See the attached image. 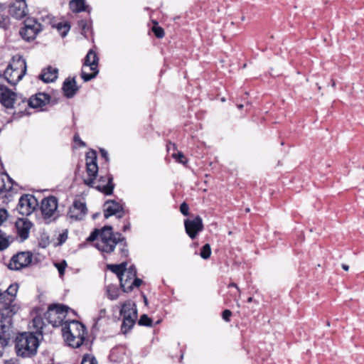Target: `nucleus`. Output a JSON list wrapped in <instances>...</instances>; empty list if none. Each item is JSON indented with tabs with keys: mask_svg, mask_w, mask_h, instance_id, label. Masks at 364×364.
Wrapping results in <instances>:
<instances>
[{
	"mask_svg": "<svg viewBox=\"0 0 364 364\" xmlns=\"http://www.w3.org/2000/svg\"><path fill=\"white\" fill-rule=\"evenodd\" d=\"M342 268H343L344 270L348 271V269H349V266H348V265H347V264H342Z\"/></svg>",
	"mask_w": 364,
	"mask_h": 364,
	"instance_id": "obj_54",
	"label": "nucleus"
},
{
	"mask_svg": "<svg viewBox=\"0 0 364 364\" xmlns=\"http://www.w3.org/2000/svg\"><path fill=\"white\" fill-rule=\"evenodd\" d=\"M97 152L94 149H90L86 153V172L87 178L83 179V183L88 186H93L94 180L96 179L98 173V166L97 164Z\"/></svg>",
	"mask_w": 364,
	"mask_h": 364,
	"instance_id": "obj_8",
	"label": "nucleus"
},
{
	"mask_svg": "<svg viewBox=\"0 0 364 364\" xmlns=\"http://www.w3.org/2000/svg\"><path fill=\"white\" fill-rule=\"evenodd\" d=\"M55 265L58 270L60 276H63L65 273V270L67 267L66 261L63 260L61 262L56 263Z\"/></svg>",
	"mask_w": 364,
	"mask_h": 364,
	"instance_id": "obj_42",
	"label": "nucleus"
},
{
	"mask_svg": "<svg viewBox=\"0 0 364 364\" xmlns=\"http://www.w3.org/2000/svg\"><path fill=\"white\" fill-rule=\"evenodd\" d=\"M210 255H211V247H210V245L207 243L201 247L200 252V256L203 259H208L210 258Z\"/></svg>",
	"mask_w": 364,
	"mask_h": 364,
	"instance_id": "obj_36",
	"label": "nucleus"
},
{
	"mask_svg": "<svg viewBox=\"0 0 364 364\" xmlns=\"http://www.w3.org/2000/svg\"><path fill=\"white\" fill-rule=\"evenodd\" d=\"M33 323L35 328H36L37 331L42 330L44 326L43 319L40 316H36L33 319Z\"/></svg>",
	"mask_w": 364,
	"mask_h": 364,
	"instance_id": "obj_38",
	"label": "nucleus"
},
{
	"mask_svg": "<svg viewBox=\"0 0 364 364\" xmlns=\"http://www.w3.org/2000/svg\"><path fill=\"white\" fill-rule=\"evenodd\" d=\"M120 315L122 316L121 331L123 334H126L133 328L137 318L135 304L130 301H125L120 309Z\"/></svg>",
	"mask_w": 364,
	"mask_h": 364,
	"instance_id": "obj_6",
	"label": "nucleus"
},
{
	"mask_svg": "<svg viewBox=\"0 0 364 364\" xmlns=\"http://www.w3.org/2000/svg\"><path fill=\"white\" fill-rule=\"evenodd\" d=\"M126 272L125 276L127 277L129 280H132L134 277H136V268L134 264L127 269Z\"/></svg>",
	"mask_w": 364,
	"mask_h": 364,
	"instance_id": "obj_40",
	"label": "nucleus"
},
{
	"mask_svg": "<svg viewBox=\"0 0 364 364\" xmlns=\"http://www.w3.org/2000/svg\"><path fill=\"white\" fill-rule=\"evenodd\" d=\"M8 212L6 209H0V225L7 219Z\"/></svg>",
	"mask_w": 364,
	"mask_h": 364,
	"instance_id": "obj_46",
	"label": "nucleus"
},
{
	"mask_svg": "<svg viewBox=\"0 0 364 364\" xmlns=\"http://www.w3.org/2000/svg\"><path fill=\"white\" fill-rule=\"evenodd\" d=\"M58 200L55 196H49L44 198L41 203L40 210L45 220H50L58 209Z\"/></svg>",
	"mask_w": 364,
	"mask_h": 364,
	"instance_id": "obj_13",
	"label": "nucleus"
},
{
	"mask_svg": "<svg viewBox=\"0 0 364 364\" xmlns=\"http://www.w3.org/2000/svg\"><path fill=\"white\" fill-rule=\"evenodd\" d=\"M127 262H123L119 264H109L107 265V268L110 270L112 272L114 273L118 279L122 276H125V272L127 271Z\"/></svg>",
	"mask_w": 364,
	"mask_h": 364,
	"instance_id": "obj_27",
	"label": "nucleus"
},
{
	"mask_svg": "<svg viewBox=\"0 0 364 364\" xmlns=\"http://www.w3.org/2000/svg\"><path fill=\"white\" fill-rule=\"evenodd\" d=\"M232 311L229 309H225L222 313L223 319L226 322H229L230 321Z\"/></svg>",
	"mask_w": 364,
	"mask_h": 364,
	"instance_id": "obj_45",
	"label": "nucleus"
},
{
	"mask_svg": "<svg viewBox=\"0 0 364 364\" xmlns=\"http://www.w3.org/2000/svg\"><path fill=\"white\" fill-rule=\"evenodd\" d=\"M152 323H153L152 319L151 318H149L146 314L141 315L138 321V324L139 326H148V327L152 326Z\"/></svg>",
	"mask_w": 364,
	"mask_h": 364,
	"instance_id": "obj_37",
	"label": "nucleus"
},
{
	"mask_svg": "<svg viewBox=\"0 0 364 364\" xmlns=\"http://www.w3.org/2000/svg\"><path fill=\"white\" fill-rule=\"evenodd\" d=\"M98 62L99 58L97 53L92 49H90L84 58L83 66H89L90 70L93 73H87L82 70L80 75L85 82H88L97 76L99 73V70L97 69Z\"/></svg>",
	"mask_w": 364,
	"mask_h": 364,
	"instance_id": "obj_10",
	"label": "nucleus"
},
{
	"mask_svg": "<svg viewBox=\"0 0 364 364\" xmlns=\"http://www.w3.org/2000/svg\"><path fill=\"white\" fill-rule=\"evenodd\" d=\"M119 285L121 289L125 292L129 293L133 290L132 286H131L132 280H129V278L126 276H122L119 278Z\"/></svg>",
	"mask_w": 364,
	"mask_h": 364,
	"instance_id": "obj_31",
	"label": "nucleus"
},
{
	"mask_svg": "<svg viewBox=\"0 0 364 364\" xmlns=\"http://www.w3.org/2000/svg\"><path fill=\"white\" fill-rule=\"evenodd\" d=\"M50 100V96L49 95L44 92H38L29 98L28 105L29 107L38 108L49 103Z\"/></svg>",
	"mask_w": 364,
	"mask_h": 364,
	"instance_id": "obj_22",
	"label": "nucleus"
},
{
	"mask_svg": "<svg viewBox=\"0 0 364 364\" xmlns=\"http://www.w3.org/2000/svg\"><path fill=\"white\" fill-rule=\"evenodd\" d=\"M69 309L70 308L65 304H51L48 306L44 316L48 323L53 326H58L61 324L63 317L65 316V314Z\"/></svg>",
	"mask_w": 364,
	"mask_h": 364,
	"instance_id": "obj_9",
	"label": "nucleus"
},
{
	"mask_svg": "<svg viewBox=\"0 0 364 364\" xmlns=\"http://www.w3.org/2000/svg\"><path fill=\"white\" fill-rule=\"evenodd\" d=\"M74 141L79 143L80 146H86L85 143L80 139L79 135L77 134H75L74 136Z\"/></svg>",
	"mask_w": 364,
	"mask_h": 364,
	"instance_id": "obj_49",
	"label": "nucleus"
},
{
	"mask_svg": "<svg viewBox=\"0 0 364 364\" xmlns=\"http://www.w3.org/2000/svg\"><path fill=\"white\" fill-rule=\"evenodd\" d=\"M153 23H154V26L152 27V31L154 34V36L157 38H162L164 37L165 33L163 28L158 26V22L156 21H154Z\"/></svg>",
	"mask_w": 364,
	"mask_h": 364,
	"instance_id": "obj_34",
	"label": "nucleus"
},
{
	"mask_svg": "<svg viewBox=\"0 0 364 364\" xmlns=\"http://www.w3.org/2000/svg\"><path fill=\"white\" fill-rule=\"evenodd\" d=\"M70 6L74 12L80 13L86 11L85 0H72Z\"/></svg>",
	"mask_w": 364,
	"mask_h": 364,
	"instance_id": "obj_30",
	"label": "nucleus"
},
{
	"mask_svg": "<svg viewBox=\"0 0 364 364\" xmlns=\"http://www.w3.org/2000/svg\"><path fill=\"white\" fill-rule=\"evenodd\" d=\"M253 301H254V299H253V297H252V296L249 297V298L247 299V301L248 303L252 302Z\"/></svg>",
	"mask_w": 364,
	"mask_h": 364,
	"instance_id": "obj_56",
	"label": "nucleus"
},
{
	"mask_svg": "<svg viewBox=\"0 0 364 364\" xmlns=\"http://www.w3.org/2000/svg\"><path fill=\"white\" fill-rule=\"evenodd\" d=\"M58 75V69L49 65L42 70L39 75V79L46 83L53 82L56 80Z\"/></svg>",
	"mask_w": 364,
	"mask_h": 364,
	"instance_id": "obj_26",
	"label": "nucleus"
},
{
	"mask_svg": "<svg viewBox=\"0 0 364 364\" xmlns=\"http://www.w3.org/2000/svg\"><path fill=\"white\" fill-rule=\"evenodd\" d=\"M100 154L102 158H103L105 161V163L108 164L109 159L107 151L104 149H100Z\"/></svg>",
	"mask_w": 364,
	"mask_h": 364,
	"instance_id": "obj_48",
	"label": "nucleus"
},
{
	"mask_svg": "<svg viewBox=\"0 0 364 364\" xmlns=\"http://www.w3.org/2000/svg\"><path fill=\"white\" fill-rule=\"evenodd\" d=\"M130 228H131V225H130V223H127V224H125V225L123 226V228H122V230H123L124 232H126V231H127V230H130Z\"/></svg>",
	"mask_w": 364,
	"mask_h": 364,
	"instance_id": "obj_53",
	"label": "nucleus"
},
{
	"mask_svg": "<svg viewBox=\"0 0 364 364\" xmlns=\"http://www.w3.org/2000/svg\"><path fill=\"white\" fill-rule=\"evenodd\" d=\"M18 95L12 92L4 85L0 84V102L7 109L14 108V103H17Z\"/></svg>",
	"mask_w": 364,
	"mask_h": 364,
	"instance_id": "obj_17",
	"label": "nucleus"
},
{
	"mask_svg": "<svg viewBox=\"0 0 364 364\" xmlns=\"http://www.w3.org/2000/svg\"><path fill=\"white\" fill-rule=\"evenodd\" d=\"M44 29L39 20L33 18H27L23 22V27L19 31V34L27 42L36 39L37 35Z\"/></svg>",
	"mask_w": 364,
	"mask_h": 364,
	"instance_id": "obj_7",
	"label": "nucleus"
},
{
	"mask_svg": "<svg viewBox=\"0 0 364 364\" xmlns=\"http://www.w3.org/2000/svg\"><path fill=\"white\" fill-rule=\"evenodd\" d=\"M113 228L111 225H105L101 229L95 228L87 238V242H93L100 237L95 247L101 252L110 254L113 252L114 241L112 240Z\"/></svg>",
	"mask_w": 364,
	"mask_h": 364,
	"instance_id": "obj_3",
	"label": "nucleus"
},
{
	"mask_svg": "<svg viewBox=\"0 0 364 364\" xmlns=\"http://www.w3.org/2000/svg\"><path fill=\"white\" fill-rule=\"evenodd\" d=\"M18 289V284L14 283L0 292V358L11 338L13 316L21 309L16 299Z\"/></svg>",
	"mask_w": 364,
	"mask_h": 364,
	"instance_id": "obj_1",
	"label": "nucleus"
},
{
	"mask_svg": "<svg viewBox=\"0 0 364 364\" xmlns=\"http://www.w3.org/2000/svg\"><path fill=\"white\" fill-rule=\"evenodd\" d=\"M180 211L185 216H188L189 215V206L186 202H183L181 204Z\"/></svg>",
	"mask_w": 364,
	"mask_h": 364,
	"instance_id": "obj_43",
	"label": "nucleus"
},
{
	"mask_svg": "<svg viewBox=\"0 0 364 364\" xmlns=\"http://www.w3.org/2000/svg\"><path fill=\"white\" fill-rule=\"evenodd\" d=\"M100 215V213H95L92 215V218L95 220L96 219L99 215Z\"/></svg>",
	"mask_w": 364,
	"mask_h": 364,
	"instance_id": "obj_55",
	"label": "nucleus"
},
{
	"mask_svg": "<svg viewBox=\"0 0 364 364\" xmlns=\"http://www.w3.org/2000/svg\"><path fill=\"white\" fill-rule=\"evenodd\" d=\"M112 240L114 241V244L113 245V251L114 250L116 245L117 244L119 245V252L122 257H128L129 256V250L127 248V242L126 238L122 236V235L119 232H114L112 237Z\"/></svg>",
	"mask_w": 364,
	"mask_h": 364,
	"instance_id": "obj_24",
	"label": "nucleus"
},
{
	"mask_svg": "<svg viewBox=\"0 0 364 364\" xmlns=\"http://www.w3.org/2000/svg\"><path fill=\"white\" fill-rule=\"evenodd\" d=\"M26 2L15 0L9 8V13L16 19H21L27 14Z\"/></svg>",
	"mask_w": 364,
	"mask_h": 364,
	"instance_id": "obj_20",
	"label": "nucleus"
},
{
	"mask_svg": "<svg viewBox=\"0 0 364 364\" xmlns=\"http://www.w3.org/2000/svg\"><path fill=\"white\" fill-rule=\"evenodd\" d=\"M10 26V18L5 14V9L0 5V28L5 30Z\"/></svg>",
	"mask_w": 364,
	"mask_h": 364,
	"instance_id": "obj_32",
	"label": "nucleus"
},
{
	"mask_svg": "<svg viewBox=\"0 0 364 364\" xmlns=\"http://www.w3.org/2000/svg\"><path fill=\"white\" fill-rule=\"evenodd\" d=\"M10 245L6 233L0 230V251L6 250Z\"/></svg>",
	"mask_w": 364,
	"mask_h": 364,
	"instance_id": "obj_33",
	"label": "nucleus"
},
{
	"mask_svg": "<svg viewBox=\"0 0 364 364\" xmlns=\"http://www.w3.org/2000/svg\"><path fill=\"white\" fill-rule=\"evenodd\" d=\"M28 107V100L26 97H23L21 95H18V100L17 103H14V107L18 109V113L21 115L27 114L26 109Z\"/></svg>",
	"mask_w": 364,
	"mask_h": 364,
	"instance_id": "obj_28",
	"label": "nucleus"
},
{
	"mask_svg": "<svg viewBox=\"0 0 364 364\" xmlns=\"http://www.w3.org/2000/svg\"><path fill=\"white\" fill-rule=\"evenodd\" d=\"M72 323L75 326L77 333L74 335L70 331V325L65 323L62 328L63 336L69 346L76 348L85 341L87 330L85 326L78 321L73 320Z\"/></svg>",
	"mask_w": 364,
	"mask_h": 364,
	"instance_id": "obj_4",
	"label": "nucleus"
},
{
	"mask_svg": "<svg viewBox=\"0 0 364 364\" xmlns=\"http://www.w3.org/2000/svg\"><path fill=\"white\" fill-rule=\"evenodd\" d=\"M40 20H41V21L43 23V25L44 26L46 25H51L52 27H56V28L58 31H62L63 29V31L61 33V36L63 37H65L67 35V33H68V31H70V26L68 23H58L55 26L54 23H53V17L49 14H46V16H41V17L40 18Z\"/></svg>",
	"mask_w": 364,
	"mask_h": 364,
	"instance_id": "obj_25",
	"label": "nucleus"
},
{
	"mask_svg": "<svg viewBox=\"0 0 364 364\" xmlns=\"http://www.w3.org/2000/svg\"><path fill=\"white\" fill-rule=\"evenodd\" d=\"M13 185L14 181L8 174L0 176V199L11 197Z\"/></svg>",
	"mask_w": 364,
	"mask_h": 364,
	"instance_id": "obj_21",
	"label": "nucleus"
},
{
	"mask_svg": "<svg viewBox=\"0 0 364 364\" xmlns=\"http://www.w3.org/2000/svg\"><path fill=\"white\" fill-rule=\"evenodd\" d=\"M62 90L65 97L68 99L73 97L79 90L75 77H67L63 83Z\"/></svg>",
	"mask_w": 364,
	"mask_h": 364,
	"instance_id": "obj_23",
	"label": "nucleus"
},
{
	"mask_svg": "<svg viewBox=\"0 0 364 364\" xmlns=\"http://www.w3.org/2000/svg\"><path fill=\"white\" fill-rule=\"evenodd\" d=\"M4 364H17L16 359L11 358L9 360H4Z\"/></svg>",
	"mask_w": 364,
	"mask_h": 364,
	"instance_id": "obj_52",
	"label": "nucleus"
},
{
	"mask_svg": "<svg viewBox=\"0 0 364 364\" xmlns=\"http://www.w3.org/2000/svg\"><path fill=\"white\" fill-rule=\"evenodd\" d=\"M106 309H102L100 310L99 311V315L94 318H93V321H94V323L92 325V331L93 330H97L98 331L99 330V326H98V324H99V321L104 317H105V315H106Z\"/></svg>",
	"mask_w": 364,
	"mask_h": 364,
	"instance_id": "obj_35",
	"label": "nucleus"
},
{
	"mask_svg": "<svg viewBox=\"0 0 364 364\" xmlns=\"http://www.w3.org/2000/svg\"><path fill=\"white\" fill-rule=\"evenodd\" d=\"M230 287H235L236 289V292L234 294L235 296L236 294H238V295L240 294V290L239 287H237V284H235L234 282L230 283L228 285V288H230Z\"/></svg>",
	"mask_w": 364,
	"mask_h": 364,
	"instance_id": "obj_50",
	"label": "nucleus"
},
{
	"mask_svg": "<svg viewBox=\"0 0 364 364\" xmlns=\"http://www.w3.org/2000/svg\"><path fill=\"white\" fill-rule=\"evenodd\" d=\"M33 255L31 252H19L11 258L7 267L11 270L18 271L27 267L32 262Z\"/></svg>",
	"mask_w": 364,
	"mask_h": 364,
	"instance_id": "obj_11",
	"label": "nucleus"
},
{
	"mask_svg": "<svg viewBox=\"0 0 364 364\" xmlns=\"http://www.w3.org/2000/svg\"><path fill=\"white\" fill-rule=\"evenodd\" d=\"M115 215L120 219L124 215V204L114 200H107L104 203V217L107 219Z\"/></svg>",
	"mask_w": 364,
	"mask_h": 364,
	"instance_id": "obj_16",
	"label": "nucleus"
},
{
	"mask_svg": "<svg viewBox=\"0 0 364 364\" xmlns=\"http://www.w3.org/2000/svg\"><path fill=\"white\" fill-rule=\"evenodd\" d=\"M32 226L33 223L28 219L18 218L16 221L15 228L21 241H24L28 237L30 230Z\"/></svg>",
	"mask_w": 364,
	"mask_h": 364,
	"instance_id": "obj_19",
	"label": "nucleus"
},
{
	"mask_svg": "<svg viewBox=\"0 0 364 364\" xmlns=\"http://www.w3.org/2000/svg\"><path fill=\"white\" fill-rule=\"evenodd\" d=\"M242 107H243V105H241L239 106V108H242Z\"/></svg>",
	"mask_w": 364,
	"mask_h": 364,
	"instance_id": "obj_58",
	"label": "nucleus"
},
{
	"mask_svg": "<svg viewBox=\"0 0 364 364\" xmlns=\"http://www.w3.org/2000/svg\"><path fill=\"white\" fill-rule=\"evenodd\" d=\"M90 187L97 189L106 196L112 195L115 187L112 175L107 173L105 176H100L97 182L94 181L93 186Z\"/></svg>",
	"mask_w": 364,
	"mask_h": 364,
	"instance_id": "obj_14",
	"label": "nucleus"
},
{
	"mask_svg": "<svg viewBox=\"0 0 364 364\" xmlns=\"http://www.w3.org/2000/svg\"><path fill=\"white\" fill-rule=\"evenodd\" d=\"M183 358V353L182 352V353L181 355V357H180V359H179V362H181Z\"/></svg>",
	"mask_w": 364,
	"mask_h": 364,
	"instance_id": "obj_57",
	"label": "nucleus"
},
{
	"mask_svg": "<svg viewBox=\"0 0 364 364\" xmlns=\"http://www.w3.org/2000/svg\"><path fill=\"white\" fill-rule=\"evenodd\" d=\"M67 234L66 233H62V234H60L59 235V242L60 244L63 243L66 240H67Z\"/></svg>",
	"mask_w": 364,
	"mask_h": 364,
	"instance_id": "obj_51",
	"label": "nucleus"
},
{
	"mask_svg": "<svg viewBox=\"0 0 364 364\" xmlns=\"http://www.w3.org/2000/svg\"><path fill=\"white\" fill-rule=\"evenodd\" d=\"M79 27L81 28L82 33H85L89 31V26L87 23V21L85 20H81L78 22Z\"/></svg>",
	"mask_w": 364,
	"mask_h": 364,
	"instance_id": "obj_44",
	"label": "nucleus"
},
{
	"mask_svg": "<svg viewBox=\"0 0 364 364\" xmlns=\"http://www.w3.org/2000/svg\"><path fill=\"white\" fill-rule=\"evenodd\" d=\"M173 157L174 159H176L177 160L178 162L181 163V164H186L188 163V159L187 158L184 156V154L181 152V151H178V153L176 154H173Z\"/></svg>",
	"mask_w": 364,
	"mask_h": 364,
	"instance_id": "obj_41",
	"label": "nucleus"
},
{
	"mask_svg": "<svg viewBox=\"0 0 364 364\" xmlns=\"http://www.w3.org/2000/svg\"><path fill=\"white\" fill-rule=\"evenodd\" d=\"M38 205V200L35 196L25 194L20 198L17 210L22 215H29L36 210Z\"/></svg>",
	"mask_w": 364,
	"mask_h": 364,
	"instance_id": "obj_12",
	"label": "nucleus"
},
{
	"mask_svg": "<svg viewBox=\"0 0 364 364\" xmlns=\"http://www.w3.org/2000/svg\"><path fill=\"white\" fill-rule=\"evenodd\" d=\"M105 289L107 296L110 300H116L119 297V289L116 285L109 284L106 286Z\"/></svg>",
	"mask_w": 364,
	"mask_h": 364,
	"instance_id": "obj_29",
	"label": "nucleus"
},
{
	"mask_svg": "<svg viewBox=\"0 0 364 364\" xmlns=\"http://www.w3.org/2000/svg\"><path fill=\"white\" fill-rule=\"evenodd\" d=\"M81 364H97V361L93 355L85 354L82 359Z\"/></svg>",
	"mask_w": 364,
	"mask_h": 364,
	"instance_id": "obj_39",
	"label": "nucleus"
},
{
	"mask_svg": "<svg viewBox=\"0 0 364 364\" xmlns=\"http://www.w3.org/2000/svg\"><path fill=\"white\" fill-rule=\"evenodd\" d=\"M15 343L16 354L22 358L34 356L39 346L38 338L30 332H24L17 336Z\"/></svg>",
	"mask_w": 364,
	"mask_h": 364,
	"instance_id": "obj_2",
	"label": "nucleus"
},
{
	"mask_svg": "<svg viewBox=\"0 0 364 364\" xmlns=\"http://www.w3.org/2000/svg\"><path fill=\"white\" fill-rule=\"evenodd\" d=\"M26 70V62L20 57L14 64L8 65L4 73V77L8 83L15 85L25 75Z\"/></svg>",
	"mask_w": 364,
	"mask_h": 364,
	"instance_id": "obj_5",
	"label": "nucleus"
},
{
	"mask_svg": "<svg viewBox=\"0 0 364 364\" xmlns=\"http://www.w3.org/2000/svg\"><path fill=\"white\" fill-rule=\"evenodd\" d=\"M184 227L186 234L192 240L203 230L204 226L202 218L200 215L195 216L193 219L184 220Z\"/></svg>",
	"mask_w": 364,
	"mask_h": 364,
	"instance_id": "obj_15",
	"label": "nucleus"
},
{
	"mask_svg": "<svg viewBox=\"0 0 364 364\" xmlns=\"http://www.w3.org/2000/svg\"><path fill=\"white\" fill-rule=\"evenodd\" d=\"M87 213L86 203L80 200H75L73 205L70 207L68 215L70 218L75 220H81Z\"/></svg>",
	"mask_w": 364,
	"mask_h": 364,
	"instance_id": "obj_18",
	"label": "nucleus"
},
{
	"mask_svg": "<svg viewBox=\"0 0 364 364\" xmlns=\"http://www.w3.org/2000/svg\"><path fill=\"white\" fill-rule=\"evenodd\" d=\"M132 279H134L132 281V282L131 283V286H132V287L134 288V287H139L141 286V284H142L143 281L142 279H139V278H137L136 277H134Z\"/></svg>",
	"mask_w": 364,
	"mask_h": 364,
	"instance_id": "obj_47",
	"label": "nucleus"
}]
</instances>
